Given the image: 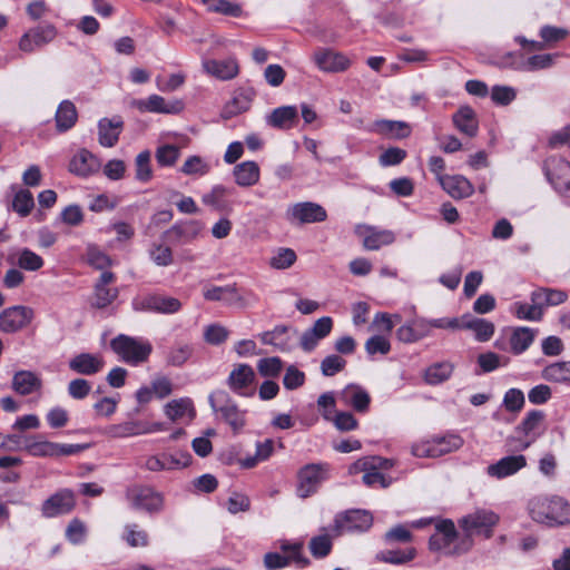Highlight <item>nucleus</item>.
I'll return each instance as SVG.
<instances>
[{
	"label": "nucleus",
	"instance_id": "1",
	"mask_svg": "<svg viewBox=\"0 0 570 570\" xmlns=\"http://www.w3.org/2000/svg\"><path fill=\"white\" fill-rule=\"evenodd\" d=\"M531 518L540 523L564 524L570 522V505L559 497L547 499H533L529 503Z\"/></svg>",
	"mask_w": 570,
	"mask_h": 570
},
{
	"label": "nucleus",
	"instance_id": "2",
	"mask_svg": "<svg viewBox=\"0 0 570 570\" xmlns=\"http://www.w3.org/2000/svg\"><path fill=\"white\" fill-rule=\"evenodd\" d=\"M110 347L128 364L145 362L151 353V345L144 340L120 334L110 341Z\"/></svg>",
	"mask_w": 570,
	"mask_h": 570
},
{
	"label": "nucleus",
	"instance_id": "3",
	"mask_svg": "<svg viewBox=\"0 0 570 570\" xmlns=\"http://www.w3.org/2000/svg\"><path fill=\"white\" fill-rule=\"evenodd\" d=\"M279 549L285 556L278 552H268L264 556V567L267 570H278L286 568L291 562H295L299 568H305L309 564V560L302 554L303 542H289L283 540L279 543Z\"/></svg>",
	"mask_w": 570,
	"mask_h": 570
},
{
	"label": "nucleus",
	"instance_id": "4",
	"mask_svg": "<svg viewBox=\"0 0 570 570\" xmlns=\"http://www.w3.org/2000/svg\"><path fill=\"white\" fill-rule=\"evenodd\" d=\"M373 524V517L365 510H348L338 513L330 530L334 537H341L346 533H360L367 531Z\"/></svg>",
	"mask_w": 570,
	"mask_h": 570
},
{
	"label": "nucleus",
	"instance_id": "5",
	"mask_svg": "<svg viewBox=\"0 0 570 570\" xmlns=\"http://www.w3.org/2000/svg\"><path fill=\"white\" fill-rule=\"evenodd\" d=\"M88 445L86 444H61L46 440H38L36 436H29L24 440L20 449L27 451L32 456H67L77 454Z\"/></svg>",
	"mask_w": 570,
	"mask_h": 570
},
{
	"label": "nucleus",
	"instance_id": "6",
	"mask_svg": "<svg viewBox=\"0 0 570 570\" xmlns=\"http://www.w3.org/2000/svg\"><path fill=\"white\" fill-rule=\"evenodd\" d=\"M209 404L214 412L220 414L234 432H239L245 426V412L230 399L227 392L218 390L209 395Z\"/></svg>",
	"mask_w": 570,
	"mask_h": 570
},
{
	"label": "nucleus",
	"instance_id": "7",
	"mask_svg": "<svg viewBox=\"0 0 570 570\" xmlns=\"http://www.w3.org/2000/svg\"><path fill=\"white\" fill-rule=\"evenodd\" d=\"M330 465L327 463H309L304 465L297 473V495L306 499L314 494L321 483L328 478Z\"/></svg>",
	"mask_w": 570,
	"mask_h": 570
},
{
	"label": "nucleus",
	"instance_id": "8",
	"mask_svg": "<svg viewBox=\"0 0 570 570\" xmlns=\"http://www.w3.org/2000/svg\"><path fill=\"white\" fill-rule=\"evenodd\" d=\"M126 498L132 509L148 513L160 512L164 508V497L151 487L134 485L127 489Z\"/></svg>",
	"mask_w": 570,
	"mask_h": 570
},
{
	"label": "nucleus",
	"instance_id": "9",
	"mask_svg": "<svg viewBox=\"0 0 570 570\" xmlns=\"http://www.w3.org/2000/svg\"><path fill=\"white\" fill-rule=\"evenodd\" d=\"M203 296L206 301L224 302L239 307H246L257 301L256 295L250 291L239 294L235 285L206 286L203 289Z\"/></svg>",
	"mask_w": 570,
	"mask_h": 570
},
{
	"label": "nucleus",
	"instance_id": "10",
	"mask_svg": "<svg viewBox=\"0 0 570 570\" xmlns=\"http://www.w3.org/2000/svg\"><path fill=\"white\" fill-rule=\"evenodd\" d=\"M57 36L55 26L47 23L30 28L18 41V48L23 53H33L53 41Z\"/></svg>",
	"mask_w": 570,
	"mask_h": 570
},
{
	"label": "nucleus",
	"instance_id": "11",
	"mask_svg": "<svg viewBox=\"0 0 570 570\" xmlns=\"http://www.w3.org/2000/svg\"><path fill=\"white\" fill-rule=\"evenodd\" d=\"M132 307L138 312H154L160 314H175L180 311L178 298L160 294L147 295L132 301Z\"/></svg>",
	"mask_w": 570,
	"mask_h": 570
},
{
	"label": "nucleus",
	"instance_id": "12",
	"mask_svg": "<svg viewBox=\"0 0 570 570\" xmlns=\"http://www.w3.org/2000/svg\"><path fill=\"white\" fill-rule=\"evenodd\" d=\"M499 522V515L493 511L478 510L465 515L460 525L468 535L483 533L485 538L492 535V528Z\"/></svg>",
	"mask_w": 570,
	"mask_h": 570
},
{
	"label": "nucleus",
	"instance_id": "13",
	"mask_svg": "<svg viewBox=\"0 0 570 570\" xmlns=\"http://www.w3.org/2000/svg\"><path fill=\"white\" fill-rule=\"evenodd\" d=\"M286 219L291 224H312L324 222L327 217L326 210L318 204L302 202L291 205L286 209Z\"/></svg>",
	"mask_w": 570,
	"mask_h": 570
},
{
	"label": "nucleus",
	"instance_id": "14",
	"mask_svg": "<svg viewBox=\"0 0 570 570\" xmlns=\"http://www.w3.org/2000/svg\"><path fill=\"white\" fill-rule=\"evenodd\" d=\"M35 316L31 307L16 305L3 309L0 313V331L4 333H16L28 326Z\"/></svg>",
	"mask_w": 570,
	"mask_h": 570
},
{
	"label": "nucleus",
	"instance_id": "15",
	"mask_svg": "<svg viewBox=\"0 0 570 570\" xmlns=\"http://www.w3.org/2000/svg\"><path fill=\"white\" fill-rule=\"evenodd\" d=\"M546 175L554 189L570 196V163L563 158H550L546 161Z\"/></svg>",
	"mask_w": 570,
	"mask_h": 570
},
{
	"label": "nucleus",
	"instance_id": "16",
	"mask_svg": "<svg viewBox=\"0 0 570 570\" xmlns=\"http://www.w3.org/2000/svg\"><path fill=\"white\" fill-rule=\"evenodd\" d=\"M255 372L250 365L237 364L227 377V385L239 396H252L254 394L252 386L255 382Z\"/></svg>",
	"mask_w": 570,
	"mask_h": 570
},
{
	"label": "nucleus",
	"instance_id": "17",
	"mask_svg": "<svg viewBox=\"0 0 570 570\" xmlns=\"http://www.w3.org/2000/svg\"><path fill=\"white\" fill-rule=\"evenodd\" d=\"M131 106L141 112H155L176 115L184 109V102L179 99L167 101L159 95H150L146 99H136L131 102Z\"/></svg>",
	"mask_w": 570,
	"mask_h": 570
},
{
	"label": "nucleus",
	"instance_id": "18",
	"mask_svg": "<svg viewBox=\"0 0 570 570\" xmlns=\"http://www.w3.org/2000/svg\"><path fill=\"white\" fill-rule=\"evenodd\" d=\"M544 413L539 410L530 411L522 422L517 426L515 432L522 433L524 439L519 440L515 450H527L540 435V426L543 422Z\"/></svg>",
	"mask_w": 570,
	"mask_h": 570
},
{
	"label": "nucleus",
	"instance_id": "19",
	"mask_svg": "<svg viewBox=\"0 0 570 570\" xmlns=\"http://www.w3.org/2000/svg\"><path fill=\"white\" fill-rule=\"evenodd\" d=\"M75 505L73 492L69 489H61L42 503L41 513L45 518H55L69 513Z\"/></svg>",
	"mask_w": 570,
	"mask_h": 570
},
{
	"label": "nucleus",
	"instance_id": "20",
	"mask_svg": "<svg viewBox=\"0 0 570 570\" xmlns=\"http://www.w3.org/2000/svg\"><path fill=\"white\" fill-rule=\"evenodd\" d=\"M161 430V423L127 421L119 424L110 425L107 430V434L111 438L124 439L136 435L149 434Z\"/></svg>",
	"mask_w": 570,
	"mask_h": 570
},
{
	"label": "nucleus",
	"instance_id": "21",
	"mask_svg": "<svg viewBox=\"0 0 570 570\" xmlns=\"http://www.w3.org/2000/svg\"><path fill=\"white\" fill-rule=\"evenodd\" d=\"M115 274L104 271L95 284L92 306L96 308H106L118 297V288L109 285L115 282Z\"/></svg>",
	"mask_w": 570,
	"mask_h": 570
},
{
	"label": "nucleus",
	"instance_id": "22",
	"mask_svg": "<svg viewBox=\"0 0 570 570\" xmlns=\"http://www.w3.org/2000/svg\"><path fill=\"white\" fill-rule=\"evenodd\" d=\"M202 66L209 76L223 81L232 80L239 73V65L234 57L223 60L204 59Z\"/></svg>",
	"mask_w": 570,
	"mask_h": 570
},
{
	"label": "nucleus",
	"instance_id": "23",
	"mask_svg": "<svg viewBox=\"0 0 570 570\" xmlns=\"http://www.w3.org/2000/svg\"><path fill=\"white\" fill-rule=\"evenodd\" d=\"M314 61L325 72H342L351 65L350 59L345 55L324 48L315 51Z\"/></svg>",
	"mask_w": 570,
	"mask_h": 570
},
{
	"label": "nucleus",
	"instance_id": "24",
	"mask_svg": "<svg viewBox=\"0 0 570 570\" xmlns=\"http://www.w3.org/2000/svg\"><path fill=\"white\" fill-rule=\"evenodd\" d=\"M333 321L330 316L318 318L314 325L306 330L299 340V345L305 352H312L318 343L332 331Z\"/></svg>",
	"mask_w": 570,
	"mask_h": 570
},
{
	"label": "nucleus",
	"instance_id": "25",
	"mask_svg": "<svg viewBox=\"0 0 570 570\" xmlns=\"http://www.w3.org/2000/svg\"><path fill=\"white\" fill-rule=\"evenodd\" d=\"M356 234L363 238V246L368 250H377L382 246L394 243L395 235L387 229H377L367 225H358Z\"/></svg>",
	"mask_w": 570,
	"mask_h": 570
},
{
	"label": "nucleus",
	"instance_id": "26",
	"mask_svg": "<svg viewBox=\"0 0 570 570\" xmlns=\"http://www.w3.org/2000/svg\"><path fill=\"white\" fill-rule=\"evenodd\" d=\"M527 465V459L522 454L508 455L493 464L488 465L487 473L489 476L501 480L511 476Z\"/></svg>",
	"mask_w": 570,
	"mask_h": 570
},
{
	"label": "nucleus",
	"instance_id": "27",
	"mask_svg": "<svg viewBox=\"0 0 570 570\" xmlns=\"http://www.w3.org/2000/svg\"><path fill=\"white\" fill-rule=\"evenodd\" d=\"M255 95L256 92L253 88H239L235 90L232 99L224 106L222 117L224 119H230L247 111L252 106Z\"/></svg>",
	"mask_w": 570,
	"mask_h": 570
},
{
	"label": "nucleus",
	"instance_id": "28",
	"mask_svg": "<svg viewBox=\"0 0 570 570\" xmlns=\"http://www.w3.org/2000/svg\"><path fill=\"white\" fill-rule=\"evenodd\" d=\"M101 167L99 159L89 150L80 149L69 163V171L79 177H88Z\"/></svg>",
	"mask_w": 570,
	"mask_h": 570
},
{
	"label": "nucleus",
	"instance_id": "29",
	"mask_svg": "<svg viewBox=\"0 0 570 570\" xmlns=\"http://www.w3.org/2000/svg\"><path fill=\"white\" fill-rule=\"evenodd\" d=\"M124 128V121L120 116L112 118H101L98 121V141L102 147H114L119 139Z\"/></svg>",
	"mask_w": 570,
	"mask_h": 570
},
{
	"label": "nucleus",
	"instance_id": "30",
	"mask_svg": "<svg viewBox=\"0 0 570 570\" xmlns=\"http://www.w3.org/2000/svg\"><path fill=\"white\" fill-rule=\"evenodd\" d=\"M104 364V360L100 355L91 353L77 354L68 363L72 372L88 376L99 373Z\"/></svg>",
	"mask_w": 570,
	"mask_h": 570
},
{
	"label": "nucleus",
	"instance_id": "31",
	"mask_svg": "<svg viewBox=\"0 0 570 570\" xmlns=\"http://www.w3.org/2000/svg\"><path fill=\"white\" fill-rule=\"evenodd\" d=\"M439 183L444 191L454 199L470 197L474 191V187L470 180L461 175L439 176Z\"/></svg>",
	"mask_w": 570,
	"mask_h": 570
},
{
	"label": "nucleus",
	"instance_id": "32",
	"mask_svg": "<svg viewBox=\"0 0 570 570\" xmlns=\"http://www.w3.org/2000/svg\"><path fill=\"white\" fill-rule=\"evenodd\" d=\"M7 262L28 272L39 271L45 262L41 256L27 247L17 248L8 254Z\"/></svg>",
	"mask_w": 570,
	"mask_h": 570
},
{
	"label": "nucleus",
	"instance_id": "33",
	"mask_svg": "<svg viewBox=\"0 0 570 570\" xmlns=\"http://www.w3.org/2000/svg\"><path fill=\"white\" fill-rule=\"evenodd\" d=\"M203 228L198 220H187L171 226L165 235L176 244H188L197 238Z\"/></svg>",
	"mask_w": 570,
	"mask_h": 570
},
{
	"label": "nucleus",
	"instance_id": "34",
	"mask_svg": "<svg viewBox=\"0 0 570 570\" xmlns=\"http://www.w3.org/2000/svg\"><path fill=\"white\" fill-rule=\"evenodd\" d=\"M452 120L460 132L468 137L476 136L479 122L474 110L470 106H461L452 116Z\"/></svg>",
	"mask_w": 570,
	"mask_h": 570
},
{
	"label": "nucleus",
	"instance_id": "35",
	"mask_svg": "<svg viewBox=\"0 0 570 570\" xmlns=\"http://www.w3.org/2000/svg\"><path fill=\"white\" fill-rule=\"evenodd\" d=\"M266 121L274 128L289 129L298 121V112L295 106H282L275 108L267 116Z\"/></svg>",
	"mask_w": 570,
	"mask_h": 570
},
{
	"label": "nucleus",
	"instance_id": "36",
	"mask_svg": "<svg viewBox=\"0 0 570 570\" xmlns=\"http://www.w3.org/2000/svg\"><path fill=\"white\" fill-rule=\"evenodd\" d=\"M344 404L351 405L357 412H366L371 402L368 393L360 385L350 384L341 392Z\"/></svg>",
	"mask_w": 570,
	"mask_h": 570
},
{
	"label": "nucleus",
	"instance_id": "37",
	"mask_svg": "<svg viewBox=\"0 0 570 570\" xmlns=\"http://www.w3.org/2000/svg\"><path fill=\"white\" fill-rule=\"evenodd\" d=\"M531 302L539 305L542 311L544 307L557 306L568 299L564 291L549 287H539L531 293Z\"/></svg>",
	"mask_w": 570,
	"mask_h": 570
},
{
	"label": "nucleus",
	"instance_id": "38",
	"mask_svg": "<svg viewBox=\"0 0 570 570\" xmlns=\"http://www.w3.org/2000/svg\"><path fill=\"white\" fill-rule=\"evenodd\" d=\"M370 130L396 139L405 138L411 132L410 126L406 122L386 119L376 120Z\"/></svg>",
	"mask_w": 570,
	"mask_h": 570
},
{
	"label": "nucleus",
	"instance_id": "39",
	"mask_svg": "<svg viewBox=\"0 0 570 570\" xmlns=\"http://www.w3.org/2000/svg\"><path fill=\"white\" fill-rule=\"evenodd\" d=\"M461 328H468L474 332L479 342L489 341L494 333L493 323L483 318H476L471 315H463L461 318Z\"/></svg>",
	"mask_w": 570,
	"mask_h": 570
},
{
	"label": "nucleus",
	"instance_id": "40",
	"mask_svg": "<svg viewBox=\"0 0 570 570\" xmlns=\"http://www.w3.org/2000/svg\"><path fill=\"white\" fill-rule=\"evenodd\" d=\"M235 183L240 187H250L259 180V167L255 161H243L234 167Z\"/></svg>",
	"mask_w": 570,
	"mask_h": 570
},
{
	"label": "nucleus",
	"instance_id": "41",
	"mask_svg": "<svg viewBox=\"0 0 570 570\" xmlns=\"http://www.w3.org/2000/svg\"><path fill=\"white\" fill-rule=\"evenodd\" d=\"M41 387V380L30 371H18L12 377V389L20 395H29Z\"/></svg>",
	"mask_w": 570,
	"mask_h": 570
},
{
	"label": "nucleus",
	"instance_id": "42",
	"mask_svg": "<svg viewBox=\"0 0 570 570\" xmlns=\"http://www.w3.org/2000/svg\"><path fill=\"white\" fill-rule=\"evenodd\" d=\"M164 411L170 421H177L185 416L193 419L196 415L194 403L189 397H180L168 402Z\"/></svg>",
	"mask_w": 570,
	"mask_h": 570
},
{
	"label": "nucleus",
	"instance_id": "43",
	"mask_svg": "<svg viewBox=\"0 0 570 570\" xmlns=\"http://www.w3.org/2000/svg\"><path fill=\"white\" fill-rule=\"evenodd\" d=\"M78 112L76 106L70 100H63L56 111V126L58 131H67L72 128L77 121Z\"/></svg>",
	"mask_w": 570,
	"mask_h": 570
},
{
	"label": "nucleus",
	"instance_id": "44",
	"mask_svg": "<svg viewBox=\"0 0 570 570\" xmlns=\"http://www.w3.org/2000/svg\"><path fill=\"white\" fill-rule=\"evenodd\" d=\"M535 331L530 327L514 328L510 336V351L515 355L522 354L533 343Z\"/></svg>",
	"mask_w": 570,
	"mask_h": 570
},
{
	"label": "nucleus",
	"instance_id": "45",
	"mask_svg": "<svg viewBox=\"0 0 570 570\" xmlns=\"http://www.w3.org/2000/svg\"><path fill=\"white\" fill-rule=\"evenodd\" d=\"M233 188L225 187L223 185L214 186L210 191L206 193L202 197V202L216 210L229 209L227 197L232 195Z\"/></svg>",
	"mask_w": 570,
	"mask_h": 570
},
{
	"label": "nucleus",
	"instance_id": "46",
	"mask_svg": "<svg viewBox=\"0 0 570 570\" xmlns=\"http://www.w3.org/2000/svg\"><path fill=\"white\" fill-rule=\"evenodd\" d=\"M322 531L323 533L313 537L308 544L312 556L316 559H323L331 553L333 548L332 540L335 538L330 527L322 528Z\"/></svg>",
	"mask_w": 570,
	"mask_h": 570
},
{
	"label": "nucleus",
	"instance_id": "47",
	"mask_svg": "<svg viewBox=\"0 0 570 570\" xmlns=\"http://www.w3.org/2000/svg\"><path fill=\"white\" fill-rule=\"evenodd\" d=\"M541 376L552 383L570 382V361L554 362L547 365L542 370Z\"/></svg>",
	"mask_w": 570,
	"mask_h": 570
},
{
	"label": "nucleus",
	"instance_id": "48",
	"mask_svg": "<svg viewBox=\"0 0 570 570\" xmlns=\"http://www.w3.org/2000/svg\"><path fill=\"white\" fill-rule=\"evenodd\" d=\"M288 327L284 325L276 326L272 331H267L261 334V341L263 344L273 345L282 352L289 351V338L287 336Z\"/></svg>",
	"mask_w": 570,
	"mask_h": 570
},
{
	"label": "nucleus",
	"instance_id": "49",
	"mask_svg": "<svg viewBox=\"0 0 570 570\" xmlns=\"http://www.w3.org/2000/svg\"><path fill=\"white\" fill-rule=\"evenodd\" d=\"M210 12L228 16L240 17L243 13L242 7L238 3L230 2L229 0H202Z\"/></svg>",
	"mask_w": 570,
	"mask_h": 570
},
{
	"label": "nucleus",
	"instance_id": "50",
	"mask_svg": "<svg viewBox=\"0 0 570 570\" xmlns=\"http://www.w3.org/2000/svg\"><path fill=\"white\" fill-rule=\"evenodd\" d=\"M415 557V550L413 548L406 550H386L381 551L376 554V560L392 563V564H403Z\"/></svg>",
	"mask_w": 570,
	"mask_h": 570
},
{
	"label": "nucleus",
	"instance_id": "51",
	"mask_svg": "<svg viewBox=\"0 0 570 570\" xmlns=\"http://www.w3.org/2000/svg\"><path fill=\"white\" fill-rule=\"evenodd\" d=\"M453 367L450 363H438L425 371V381L429 384H440L452 374Z\"/></svg>",
	"mask_w": 570,
	"mask_h": 570
},
{
	"label": "nucleus",
	"instance_id": "52",
	"mask_svg": "<svg viewBox=\"0 0 570 570\" xmlns=\"http://www.w3.org/2000/svg\"><path fill=\"white\" fill-rule=\"evenodd\" d=\"M296 253L291 248H278L269 259L271 267L275 269L289 268L296 262Z\"/></svg>",
	"mask_w": 570,
	"mask_h": 570
},
{
	"label": "nucleus",
	"instance_id": "53",
	"mask_svg": "<svg viewBox=\"0 0 570 570\" xmlns=\"http://www.w3.org/2000/svg\"><path fill=\"white\" fill-rule=\"evenodd\" d=\"M124 539L134 548H142L148 544V533L135 523L125 527Z\"/></svg>",
	"mask_w": 570,
	"mask_h": 570
},
{
	"label": "nucleus",
	"instance_id": "54",
	"mask_svg": "<svg viewBox=\"0 0 570 570\" xmlns=\"http://www.w3.org/2000/svg\"><path fill=\"white\" fill-rule=\"evenodd\" d=\"M194 348L190 344H177L167 356V363L173 366H183L193 355Z\"/></svg>",
	"mask_w": 570,
	"mask_h": 570
},
{
	"label": "nucleus",
	"instance_id": "55",
	"mask_svg": "<svg viewBox=\"0 0 570 570\" xmlns=\"http://www.w3.org/2000/svg\"><path fill=\"white\" fill-rule=\"evenodd\" d=\"M512 311L519 320L540 321L543 316L542 311L535 303L528 305L525 303L515 302L512 306Z\"/></svg>",
	"mask_w": 570,
	"mask_h": 570
},
{
	"label": "nucleus",
	"instance_id": "56",
	"mask_svg": "<svg viewBox=\"0 0 570 570\" xmlns=\"http://www.w3.org/2000/svg\"><path fill=\"white\" fill-rule=\"evenodd\" d=\"M136 179L141 183H147L153 177L150 166V153L148 150L141 151L137 155L136 160Z\"/></svg>",
	"mask_w": 570,
	"mask_h": 570
},
{
	"label": "nucleus",
	"instance_id": "57",
	"mask_svg": "<svg viewBox=\"0 0 570 570\" xmlns=\"http://www.w3.org/2000/svg\"><path fill=\"white\" fill-rule=\"evenodd\" d=\"M434 442L440 456L456 451L463 445V439L456 434L435 436Z\"/></svg>",
	"mask_w": 570,
	"mask_h": 570
},
{
	"label": "nucleus",
	"instance_id": "58",
	"mask_svg": "<svg viewBox=\"0 0 570 570\" xmlns=\"http://www.w3.org/2000/svg\"><path fill=\"white\" fill-rule=\"evenodd\" d=\"M35 206L33 196L27 189L19 190L13 198L12 207L13 210L17 212L21 216H27L30 214Z\"/></svg>",
	"mask_w": 570,
	"mask_h": 570
},
{
	"label": "nucleus",
	"instance_id": "59",
	"mask_svg": "<svg viewBox=\"0 0 570 570\" xmlns=\"http://www.w3.org/2000/svg\"><path fill=\"white\" fill-rule=\"evenodd\" d=\"M509 358L493 352L482 353L478 356V364L483 373H489L502 365H507Z\"/></svg>",
	"mask_w": 570,
	"mask_h": 570
},
{
	"label": "nucleus",
	"instance_id": "60",
	"mask_svg": "<svg viewBox=\"0 0 570 570\" xmlns=\"http://www.w3.org/2000/svg\"><path fill=\"white\" fill-rule=\"evenodd\" d=\"M283 368V362L279 357H266L262 358L257 363V370L262 376L276 377Z\"/></svg>",
	"mask_w": 570,
	"mask_h": 570
},
{
	"label": "nucleus",
	"instance_id": "61",
	"mask_svg": "<svg viewBox=\"0 0 570 570\" xmlns=\"http://www.w3.org/2000/svg\"><path fill=\"white\" fill-rule=\"evenodd\" d=\"M86 255H87L88 264L91 265L92 267L97 268V269H102L104 271L105 268H107L111 264V261H110L109 256L107 254H105L104 252H101L95 245H89L87 247Z\"/></svg>",
	"mask_w": 570,
	"mask_h": 570
},
{
	"label": "nucleus",
	"instance_id": "62",
	"mask_svg": "<svg viewBox=\"0 0 570 570\" xmlns=\"http://www.w3.org/2000/svg\"><path fill=\"white\" fill-rule=\"evenodd\" d=\"M228 335V330L220 324L208 325L204 331L205 341L212 345H219L224 343Z\"/></svg>",
	"mask_w": 570,
	"mask_h": 570
},
{
	"label": "nucleus",
	"instance_id": "63",
	"mask_svg": "<svg viewBox=\"0 0 570 570\" xmlns=\"http://www.w3.org/2000/svg\"><path fill=\"white\" fill-rule=\"evenodd\" d=\"M180 155L178 147L165 145L156 150V160L160 166H173Z\"/></svg>",
	"mask_w": 570,
	"mask_h": 570
},
{
	"label": "nucleus",
	"instance_id": "64",
	"mask_svg": "<svg viewBox=\"0 0 570 570\" xmlns=\"http://www.w3.org/2000/svg\"><path fill=\"white\" fill-rule=\"evenodd\" d=\"M391 344L390 341L382 335L371 336L365 342V351L368 355L382 354L385 355L390 352Z\"/></svg>",
	"mask_w": 570,
	"mask_h": 570
}]
</instances>
